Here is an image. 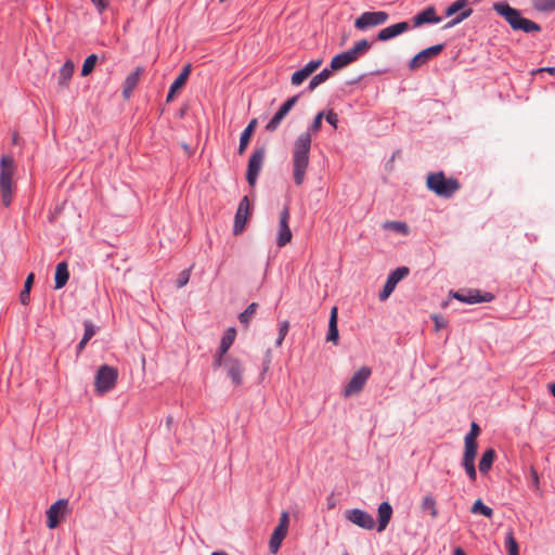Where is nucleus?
<instances>
[{"label":"nucleus","instance_id":"49530a36","mask_svg":"<svg viewBox=\"0 0 555 555\" xmlns=\"http://www.w3.org/2000/svg\"><path fill=\"white\" fill-rule=\"evenodd\" d=\"M83 327H85V332H83L82 338H85L86 340L89 341L95 334V326L93 325V323L91 321L86 320L83 322Z\"/></svg>","mask_w":555,"mask_h":555},{"label":"nucleus","instance_id":"79ce46f5","mask_svg":"<svg viewBox=\"0 0 555 555\" xmlns=\"http://www.w3.org/2000/svg\"><path fill=\"white\" fill-rule=\"evenodd\" d=\"M257 310V304L251 302L247 306V308L238 315V320L242 324H248L251 317L255 314Z\"/></svg>","mask_w":555,"mask_h":555},{"label":"nucleus","instance_id":"ddd939ff","mask_svg":"<svg viewBox=\"0 0 555 555\" xmlns=\"http://www.w3.org/2000/svg\"><path fill=\"white\" fill-rule=\"evenodd\" d=\"M345 517L347 520L362 529L372 530L375 526L373 516L366 511L360 508L347 509L345 512Z\"/></svg>","mask_w":555,"mask_h":555},{"label":"nucleus","instance_id":"4be33fe9","mask_svg":"<svg viewBox=\"0 0 555 555\" xmlns=\"http://www.w3.org/2000/svg\"><path fill=\"white\" fill-rule=\"evenodd\" d=\"M191 69H192V66L191 64H186L181 73L178 75V77L172 81V83L170 85L169 87V90H168V93H167V98H166V101L167 102H171L176 95V92L184 86V83L186 82L189 76H190V73H191Z\"/></svg>","mask_w":555,"mask_h":555},{"label":"nucleus","instance_id":"f03ea898","mask_svg":"<svg viewBox=\"0 0 555 555\" xmlns=\"http://www.w3.org/2000/svg\"><path fill=\"white\" fill-rule=\"evenodd\" d=\"M15 163L12 156L3 155L0 158V197L4 207H9L13 196V176Z\"/></svg>","mask_w":555,"mask_h":555},{"label":"nucleus","instance_id":"a211bd4d","mask_svg":"<svg viewBox=\"0 0 555 555\" xmlns=\"http://www.w3.org/2000/svg\"><path fill=\"white\" fill-rule=\"evenodd\" d=\"M249 214V199L247 196H244L236 209L235 216H234V225H233V233L235 235L241 234L246 225L247 217Z\"/></svg>","mask_w":555,"mask_h":555},{"label":"nucleus","instance_id":"3c124183","mask_svg":"<svg viewBox=\"0 0 555 555\" xmlns=\"http://www.w3.org/2000/svg\"><path fill=\"white\" fill-rule=\"evenodd\" d=\"M324 117L331 126H333L335 129L337 128L338 115L333 109L328 111L326 114L324 113Z\"/></svg>","mask_w":555,"mask_h":555},{"label":"nucleus","instance_id":"72a5a7b5","mask_svg":"<svg viewBox=\"0 0 555 555\" xmlns=\"http://www.w3.org/2000/svg\"><path fill=\"white\" fill-rule=\"evenodd\" d=\"M462 466L464 467L465 473H466L467 477L469 478V480L472 482H475L476 479H477V472H476V467H475V459L463 455Z\"/></svg>","mask_w":555,"mask_h":555},{"label":"nucleus","instance_id":"a18cd8bd","mask_svg":"<svg viewBox=\"0 0 555 555\" xmlns=\"http://www.w3.org/2000/svg\"><path fill=\"white\" fill-rule=\"evenodd\" d=\"M478 443L464 440V455L476 459Z\"/></svg>","mask_w":555,"mask_h":555},{"label":"nucleus","instance_id":"8fccbe9b","mask_svg":"<svg viewBox=\"0 0 555 555\" xmlns=\"http://www.w3.org/2000/svg\"><path fill=\"white\" fill-rule=\"evenodd\" d=\"M190 280V270H183L182 272H180V274L178 275V279H177V286L180 288V287H183L188 284Z\"/></svg>","mask_w":555,"mask_h":555},{"label":"nucleus","instance_id":"b1692460","mask_svg":"<svg viewBox=\"0 0 555 555\" xmlns=\"http://www.w3.org/2000/svg\"><path fill=\"white\" fill-rule=\"evenodd\" d=\"M75 70V64L67 60L59 69L57 83L62 88H67Z\"/></svg>","mask_w":555,"mask_h":555},{"label":"nucleus","instance_id":"c756f323","mask_svg":"<svg viewBox=\"0 0 555 555\" xmlns=\"http://www.w3.org/2000/svg\"><path fill=\"white\" fill-rule=\"evenodd\" d=\"M287 531L275 528L269 541V548L272 554L278 553L283 539L286 537Z\"/></svg>","mask_w":555,"mask_h":555},{"label":"nucleus","instance_id":"412c9836","mask_svg":"<svg viewBox=\"0 0 555 555\" xmlns=\"http://www.w3.org/2000/svg\"><path fill=\"white\" fill-rule=\"evenodd\" d=\"M410 29V24L408 22H399L397 24L390 25L380 29L377 34V40L387 41L390 40L404 31Z\"/></svg>","mask_w":555,"mask_h":555},{"label":"nucleus","instance_id":"864d4df0","mask_svg":"<svg viewBox=\"0 0 555 555\" xmlns=\"http://www.w3.org/2000/svg\"><path fill=\"white\" fill-rule=\"evenodd\" d=\"M270 364H271V350L268 349L267 352H266V357L263 359V362H262V371L260 373L261 376L267 373V371L270 367Z\"/></svg>","mask_w":555,"mask_h":555},{"label":"nucleus","instance_id":"6e6d98bb","mask_svg":"<svg viewBox=\"0 0 555 555\" xmlns=\"http://www.w3.org/2000/svg\"><path fill=\"white\" fill-rule=\"evenodd\" d=\"M100 12L104 11L108 5V0H91Z\"/></svg>","mask_w":555,"mask_h":555},{"label":"nucleus","instance_id":"4d7b16f0","mask_svg":"<svg viewBox=\"0 0 555 555\" xmlns=\"http://www.w3.org/2000/svg\"><path fill=\"white\" fill-rule=\"evenodd\" d=\"M433 320L435 321V326H436V330H440L441 327L446 326L447 322L444 321V319L438 317V315H434L433 317Z\"/></svg>","mask_w":555,"mask_h":555},{"label":"nucleus","instance_id":"aec40b11","mask_svg":"<svg viewBox=\"0 0 555 555\" xmlns=\"http://www.w3.org/2000/svg\"><path fill=\"white\" fill-rule=\"evenodd\" d=\"M412 21L413 27H420L424 24H438L442 21V17L436 14V9L434 5H429L418 12Z\"/></svg>","mask_w":555,"mask_h":555},{"label":"nucleus","instance_id":"c85d7f7f","mask_svg":"<svg viewBox=\"0 0 555 555\" xmlns=\"http://www.w3.org/2000/svg\"><path fill=\"white\" fill-rule=\"evenodd\" d=\"M493 10L499 15L504 17L507 23L519 12V10L512 8L507 2L504 1L494 3Z\"/></svg>","mask_w":555,"mask_h":555},{"label":"nucleus","instance_id":"473e14b6","mask_svg":"<svg viewBox=\"0 0 555 555\" xmlns=\"http://www.w3.org/2000/svg\"><path fill=\"white\" fill-rule=\"evenodd\" d=\"M421 507L423 512H428L433 519L437 518L438 509L436 505V500L433 495H425L422 500Z\"/></svg>","mask_w":555,"mask_h":555},{"label":"nucleus","instance_id":"9b49d317","mask_svg":"<svg viewBox=\"0 0 555 555\" xmlns=\"http://www.w3.org/2000/svg\"><path fill=\"white\" fill-rule=\"evenodd\" d=\"M409 272L410 271L408 267H399L391 271L387 278L384 288L378 295L379 300L385 301L388 299L391 293L395 291L397 284L403 280L409 274Z\"/></svg>","mask_w":555,"mask_h":555},{"label":"nucleus","instance_id":"423d86ee","mask_svg":"<svg viewBox=\"0 0 555 555\" xmlns=\"http://www.w3.org/2000/svg\"><path fill=\"white\" fill-rule=\"evenodd\" d=\"M388 18L389 14L385 11H366L356 18L354 27L358 30L365 31L370 28L385 24Z\"/></svg>","mask_w":555,"mask_h":555},{"label":"nucleus","instance_id":"4c0bfd02","mask_svg":"<svg viewBox=\"0 0 555 555\" xmlns=\"http://www.w3.org/2000/svg\"><path fill=\"white\" fill-rule=\"evenodd\" d=\"M532 5L539 12L555 11V0H532Z\"/></svg>","mask_w":555,"mask_h":555},{"label":"nucleus","instance_id":"e2e57ef3","mask_svg":"<svg viewBox=\"0 0 555 555\" xmlns=\"http://www.w3.org/2000/svg\"><path fill=\"white\" fill-rule=\"evenodd\" d=\"M526 236L528 237V240H529L530 242H532V241H537V236H535V235H533V234H528V233H527V234H526Z\"/></svg>","mask_w":555,"mask_h":555},{"label":"nucleus","instance_id":"f3484780","mask_svg":"<svg viewBox=\"0 0 555 555\" xmlns=\"http://www.w3.org/2000/svg\"><path fill=\"white\" fill-rule=\"evenodd\" d=\"M68 506V501L65 499L57 500L47 511V527L54 529L60 522V515L64 516Z\"/></svg>","mask_w":555,"mask_h":555},{"label":"nucleus","instance_id":"20e7f679","mask_svg":"<svg viewBox=\"0 0 555 555\" xmlns=\"http://www.w3.org/2000/svg\"><path fill=\"white\" fill-rule=\"evenodd\" d=\"M371 46L372 43L366 39L357 41L352 48L335 55L332 59L331 69L338 70L346 67L347 65L357 61L359 56L365 54L370 50Z\"/></svg>","mask_w":555,"mask_h":555},{"label":"nucleus","instance_id":"f257e3e1","mask_svg":"<svg viewBox=\"0 0 555 555\" xmlns=\"http://www.w3.org/2000/svg\"><path fill=\"white\" fill-rule=\"evenodd\" d=\"M323 117L324 112L318 113L308 129L300 133L294 141L292 150V165L293 178L296 185H301L305 181L310 159L311 137L312 133H315L321 129Z\"/></svg>","mask_w":555,"mask_h":555},{"label":"nucleus","instance_id":"603ef678","mask_svg":"<svg viewBox=\"0 0 555 555\" xmlns=\"http://www.w3.org/2000/svg\"><path fill=\"white\" fill-rule=\"evenodd\" d=\"M288 524H289L288 513L287 512H283L281 514V517H280V522H279V525L275 528H279V529L287 531L288 530Z\"/></svg>","mask_w":555,"mask_h":555},{"label":"nucleus","instance_id":"2eb2a0df","mask_svg":"<svg viewBox=\"0 0 555 555\" xmlns=\"http://www.w3.org/2000/svg\"><path fill=\"white\" fill-rule=\"evenodd\" d=\"M453 297L461 302L474 305L479 302H490L494 299V295L491 293L481 294L478 289H468L467 292H455Z\"/></svg>","mask_w":555,"mask_h":555},{"label":"nucleus","instance_id":"7c9ffc66","mask_svg":"<svg viewBox=\"0 0 555 555\" xmlns=\"http://www.w3.org/2000/svg\"><path fill=\"white\" fill-rule=\"evenodd\" d=\"M332 70L333 69H331V67L324 68L319 74H317L314 77H312V79L310 80V82L307 87L308 91H313L318 86L325 82L330 78Z\"/></svg>","mask_w":555,"mask_h":555},{"label":"nucleus","instance_id":"cd10ccee","mask_svg":"<svg viewBox=\"0 0 555 555\" xmlns=\"http://www.w3.org/2000/svg\"><path fill=\"white\" fill-rule=\"evenodd\" d=\"M494 459H495V451L494 449L490 448V449H487L482 455H481V459L479 461V472L483 475H487L489 473V470L491 469L492 467V464L494 462Z\"/></svg>","mask_w":555,"mask_h":555},{"label":"nucleus","instance_id":"680f3d73","mask_svg":"<svg viewBox=\"0 0 555 555\" xmlns=\"http://www.w3.org/2000/svg\"><path fill=\"white\" fill-rule=\"evenodd\" d=\"M454 555H466V554L461 547H456L454 550Z\"/></svg>","mask_w":555,"mask_h":555},{"label":"nucleus","instance_id":"c03bdc74","mask_svg":"<svg viewBox=\"0 0 555 555\" xmlns=\"http://www.w3.org/2000/svg\"><path fill=\"white\" fill-rule=\"evenodd\" d=\"M310 75H308V73L301 68L299 70H296L292 77H291V83L293 86H299L301 85Z\"/></svg>","mask_w":555,"mask_h":555},{"label":"nucleus","instance_id":"39448f33","mask_svg":"<svg viewBox=\"0 0 555 555\" xmlns=\"http://www.w3.org/2000/svg\"><path fill=\"white\" fill-rule=\"evenodd\" d=\"M118 379V371L114 366L104 364L101 365L94 377L95 390L99 393H106L111 391Z\"/></svg>","mask_w":555,"mask_h":555},{"label":"nucleus","instance_id":"f8f14e48","mask_svg":"<svg viewBox=\"0 0 555 555\" xmlns=\"http://www.w3.org/2000/svg\"><path fill=\"white\" fill-rule=\"evenodd\" d=\"M235 336H236V331L234 327H230L225 331V333L223 334V336L221 338L219 348H218L216 354L214 356V361H212L214 369H218V367L222 366V364L224 363V360H225L224 356L228 352V350L230 349V347L233 345V343L235 340Z\"/></svg>","mask_w":555,"mask_h":555},{"label":"nucleus","instance_id":"13d9d810","mask_svg":"<svg viewBox=\"0 0 555 555\" xmlns=\"http://www.w3.org/2000/svg\"><path fill=\"white\" fill-rule=\"evenodd\" d=\"M133 90H134V88H129V87L124 85V88H122V95H124V98L125 99H129Z\"/></svg>","mask_w":555,"mask_h":555},{"label":"nucleus","instance_id":"bb28decb","mask_svg":"<svg viewBox=\"0 0 555 555\" xmlns=\"http://www.w3.org/2000/svg\"><path fill=\"white\" fill-rule=\"evenodd\" d=\"M339 337L338 327H337V308L333 307L331 310V317L328 321V332L326 339L328 341H333L337 344Z\"/></svg>","mask_w":555,"mask_h":555},{"label":"nucleus","instance_id":"5fc2aeb1","mask_svg":"<svg viewBox=\"0 0 555 555\" xmlns=\"http://www.w3.org/2000/svg\"><path fill=\"white\" fill-rule=\"evenodd\" d=\"M522 16H521V13L520 11L514 16L511 18V21L508 22L509 26L514 29V30H517L519 24H520V21H521Z\"/></svg>","mask_w":555,"mask_h":555},{"label":"nucleus","instance_id":"052dcab7","mask_svg":"<svg viewBox=\"0 0 555 555\" xmlns=\"http://www.w3.org/2000/svg\"><path fill=\"white\" fill-rule=\"evenodd\" d=\"M541 70H545V72L550 73L551 75H555V67H545V68H542Z\"/></svg>","mask_w":555,"mask_h":555},{"label":"nucleus","instance_id":"a878e982","mask_svg":"<svg viewBox=\"0 0 555 555\" xmlns=\"http://www.w3.org/2000/svg\"><path fill=\"white\" fill-rule=\"evenodd\" d=\"M256 127H257V119L254 118L249 121L247 127L241 133L240 145H238V151H237L240 155H242L245 152V150L247 149L250 138H251V134L255 131Z\"/></svg>","mask_w":555,"mask_h":555},{"label":"nucleus","instance_id":"58836bf2","mask_svg":"<svg viewBox=\"0 0 555 555\" xmlns=\"http://www.w3.org/2000/svg\"><path fill=\"white\" fill-rule=\"evenodd\" d=\"M517 30H522L526 34L540 31L541 26L533 21L522 17Z\"/></svg>","mask_w":555,"mask_h":555},{"label":"nucleus","instance_id":"0e129e2a","mask_svg":"<svg viewBox=\"0 0 555 555\" xmlns=\"http://www.w3.org/2000/svg\"><path fill=\"white\" fill-rule=\"evenodd\" d=\"M551 393L555 397V383L550 385Z\"/></svg>","mask_w":555,"mask_h":555},{"label":"nucleus","instance_id":"bf43d9fd","mask_svg":"<svg viewBox=\"0 0 555 555\" xmlns=\"http://www.w3.org/2000/svg\"><path fill=\"white\" fill-rule=\"evenodd\" d=\"M87 344H88V340H86L85 338H81V340L77 345L78 352L82 351Z\"/></svg>","mask_w":555,"mask_h":555},{"label":"nucleus","instance_id":"37998d69","mask_svg":"<svg viewBox=\"0 0 555 555\" xmlns=\"http://www.w3.org/2000/svg\"><path fill=\"white\" fill-rule=\"evenodd\" d=\"M289 323L288 321H282L279 323V336L275 340V346L280 347L288 333Z\"/></svg>","mask_w":555,"mask_h":555},{"label":"nucleus","instance_id":"2f4dec72","mask_svg":"<svg viewBox=\"0 0 555 555\" xmlns=\"http://www.w3.org/2000/svg\"><path fill=\"white\" fill-rule=\"evenodd\" d=\"M35 275L34 273H29L25 280L24 288L20 294V301L22 305L26 306L30 301V289L34 283Z\"/></svg>","mask_w":555,"mask_h":555},{"label":"nucleus","instance_id":"de8ad7c7","mask_svg":"<svg viewBox=\"0 0 555 555\" xmlns=\"http://www.w3.org/2000/svg\"><path fill=\"white\" fill-rule=\"evenodd\" d=\"M479 433H480V428H479L478 424L473 422L472 425H470V430L465 436L464 440L477 442L476 439H477V436L479 435Z\"/></svg>","mask_w":555,"mask_h":555},{"label":"nucleus","instance_id":"a19ab883","mask_svg":"<svg viewBox=\"0 0 555 555\" xmlns=\"http://www.w3.org/2000/svg\"><path fill=\"white\" fill-rule=\"evenodd\" d=\"M96 61H98V56L95 54H91V55L87 56V59L85 60V62L82 64L81 76L86 77L89 74H91L96 64Z\"/></svg>","mask_w":555,"mask_h":555},{"label":"nucleus","instance_id":"0eeeda50","mask_svg":"<svg viewBox=\"0 0 555 555\" xmlns=\"http://www.w3.org/2000/svg\"><path fill=\"white\" fill-rule=\"evenodd\" d=\"M467 0H456L452 2L444 11V15L447 17L453 16L457 12H460L457 15H455L450 22H448L444 26V28H451L467 17H469L473 13V10L470 8L465 9L467 5Z\"/></svg>","mask_w":555,"mask_h":555},{"label":"nucleus","instance_id":"09e8293b","mask_svg":"<svg viewBox=\"0 0 555 555\" xmlns=\"http://www.w3.org/2000/svg\"><path fill=\"white\" fill-rule=\"evenodd\" d=\"M322 62V59L311 60L302 68L308 73V75H311L321 66Z\"/></svg>","mask_w":555,"mask_h":555},{"label":"nucleus","instance_id":"ea45409f","mask_svg":"<svg viewBox=\"0 0 555 555\" xmlns=\"http://www.w3.org/2000/svg\"><path fill=\"white\" fill-rule=\"evenodd\" d=\"M142 73H143V68L137 67L132 73H130L126 77L124 85L129 88H135L138 86V82L140 80Z\"/></svg>","mask_w":555,"mask_h":555},{"label":"nucleus","instance_id":"dca6fc26","mask_svg":"<svg viewBox=\"0 0 555 555\" xmlns=\"http://www.w3.org/2000/svg\"><path fill=\"white\" fill-rule=\"evenodd\" d=\"M299 95H294L287 99L279 108V111L273 115V117L266 125V130L269 132L275 131L288 112L293 108V106L297 103Z\"/></svg>","mask_w":555,"mask_h":555},{"label":"nucleus","instance_id":"f704fd0d","mask_svg":"<svg viewBox=\"0 0 555 555\" xmlns=\"http://www.w3.org/2000/svg\"><path fill=\"white\" fill-rule=\"evenodd\" d=\"M505 547L508 552V555H519V552H518V543L514 537V532L512 529H509L507 532H506V535H505Z\"/></svg>","mask_w":555,"mask_h":555},{"label":"nucleus","instance_id":"9d476101","mask_svg":"<svg viewBox=\"0 0 555 555\" xmlns=\"http://www.w3.org/2000/svg\"><path fill=\"white\" fill-rule=\"evenodd\" d=\"M289 207L285 205L279 218V230L276 234V245L279 247H284L292 241L293 234L289 228Z\"/></svg>","mask_w":555,"mask_h":555},{"label":"nucleus","instance_id":"393cba45","mask_svg":"<svg viewBox=\"0 0 555 555\" xmlns=\"http://www.w3.org/2000/svg\"><path fill=\"white\" fill-rule=\"evenodd\" d=\"M69 280L68 266L65 261L59 262L55 268L54 274V288L61 289L63 288Z\"/></svg>","mask_w":555,"mask_h":555},{"label":"nucleus","instance_id":"7ed1b4c3","mask_svg":"<svg viewBox=\"0 0 555 555\" xmlns=\"http://www.w3.org/2000/svg\"><path fill=\"white\" fill-rule=\"evenodd\" d=\"M426 186L436 195L450 198L461 188V184L455 178H447L443 171L431 172L427 176Z\"/></svg>","mask_w":555,"mask_h":555},{"label":"nucleus","instance_id":"5701e85b","mask_svg":"<svg viewBox=\"0 0 555 555\" xmlns=\"http://www.w3.org/2000/svg\"><path fill=\"white\" fill-rule=\"evenodd\" d=\"M377 532L384 531L392 516V507L388 502H382L378 506Z\"/></svg>","mask_w":555,"mask_h":555},{"label":"nucleus","instance_id":"6ab92c4d","mask_svg":"<svg viewBox=\"0 0 555 555\" xmlns=\"http://www.w3.org/2000/svg\"><path fill=\"white\" fill-rule=\"evenodd\" d=\"M231 378L234 386H240L243 383V366L238 359L227 358L222 364Z\"/></svg>","mask_w":555,"mask_h":555},{"label":"nucleus","instance_id":"6e6552de","mask_svg":"<svg viewBox=\"0 0 555 555\" xmlns=\"http://www.w3.org/2000/svg\"><path fill=\"white\" fill-rule=\"evenodd\" d=\"M264 153V149L259 147L255 150L249 157L246 171V180L250 186H254L257 182V178L263 165Z\"/></svg>","mask_w":555,"mask_h":555},{"label":"nucleus","instance_id":"4468645a","mask_svg":"<svg viewBox=\"0 0 555 555\" xmlns=\"http://www.w3.org/2000/svg\"><path fill=\"white\" fill-rule=\"evenodd\" d=\"M443 49H444V44L438 43V44H435V46H431L429 48L422 50L415 56H413L412 60L409 62V68L411 70H415V69L420 68L422 65L427 63L430 59L440 54Z\"/></svg>","mask_w":555,"mask_h":555},{"label":"nucleus","instance_id":"1a4fd4ad","mask_svg":"<svg viewBox=\"0 0 555 555\" xmlns=\"http://www.w3.org/2000/svg\"><path fill=\"white\" fill-rule=\"evenodd\" d=\"M370 376H371V369L369 366H362L360 370H358L352 375L349 383L345 387L344 397L347 398L352 395L359 393L363 389V387L366 384Z\"/></svg>","mask_w":555,"mask_h":555},{"label":"nucleus","instance_id":"c9c22d12","mask_svg":"<svg viewBox=\"0 0 555 555\" xmlns=\"http://www.w3.org/2000/svg\"><path fill=\"white\" fill-rule=\"evenodd\" d=\"M383 228L385 230H391L403 235L409 233L408 224L402 221H387L383 224Z\"/></svg>","mask_w":555,"mask_h":555},{"label":"nucleus","instance_id":"e433bc0d","mask_svg":"<svg viewBox=\"0 0 555 555\" xmlns=\"http://www.w3.org/2000/svg\"><path fill=\"white\" fill-rule=\"evenodd\" d=\"M470 512L473 514L483 515L485 517H488V518H491L493 515V509L491 507L487 506L486 504H483V502L480 499H478L473 504Z\"/></svg>","mask_w":555,"mask_h":555}]
</instances>
